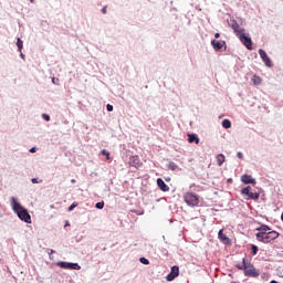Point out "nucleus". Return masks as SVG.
<instances>
[{"mask_svg": "<svg viewBox=\"0 0 283 283\" xmlns=\"http://www.w3.org/2000/svg\"><path fill=\"white\" fill-rule=\"evenodd\" d=\"M105 207V202L104 201H99L95 205L96 209H103Z\"/></svg>", "mask_w": 283, "mask_h": 283, "instance_id": "bb28decb", "label": "nucleus"}, {"mask_svg": "<svg viewBox=\"0 0 283 283\" xmlns=\"http://www.w3.org/2000/svg\"><path fill=\"white\" fill-rule=\"evenodd\" d=\"M214 39H220V33H216Z\"/></svg>", "mask_w": 283, "mask_h": 283, "instance_id": "e433bc0d", "label": "nucleus"}, {"mask_svg": "<svg viewBox=\"0 0 283 283\" xmlns=\"http://www.w3.org/2000/svg\"><path fill=\"white\" fill-rule=\"evenodd\" d=\"M17 48H18V52H22V50H23V40H21V38L17 39Z\"/></svg>", "mask_w": 283, "mask_h": 283, "instance_id": "412c9836", "label": "nucleus"}, {"mask_svg": "<svg viewBox=\"0 0 283 283\" xmlns=\"http://www.w3.org/2000/svg\"><path fill=\"white\" fill-rule=\"evenodd\" d=\"M259 55L266 67H273V62L271 61V57H269V54H266V51L259 49Z\"/></svg>", "mask_w": 283, "mask_h": 283, "instance_id": "6e6552de", "label": "nucleus"}, {"mask_svg": "<svg viewBox=\"0 0 283 283\" xmlns=\"http://www.w3.org/2000/svg\"><path fill=\"white\" fill-rule=\"evenodd\" d=\"M180 275V268L178 265H174L170 270V273L167 274L166 280L167 282H174L176 277Z\"/></svg>", "mask_w": 283, "mask_h": 283, "instance_id": "0eeeda50", "label": "nucleus"}, {"mask_svg": "<svg viewBox=\"0 0 283 283\" xmlns=\"http://www.w3.org/2000/svg\"><path fill=\"white\" fill-rule=\"evenodd\" d=\"M157 186L160 189V191H169V186L165 184V180H163V178L157 179Z\"/></svg>", "mask_w": 283, "mask_h": 283, "instance_id": "4468645a", "label": "nucleus"}, {"mask_svg": "<svg viewBox=\"0 0 283 283\" xmlns=\"http://www.w3.org/2000/svg\"><path fill=\"white\" fill-rule=\"evenodd\" d=\"M253 85H261L262 84V78H260V76L258 75H254L252 78H251Z\"/></svg>", "mask_w": 283, "mask_h": 283, "instance_id": "aec40b11", "label": "nucleus"}, {"mask_svg": "<svg viewBox=\"0 0 283 283\" xmlns=\"http://www.w3.org/2000/svg\"><path fill=\"white\" fill-rule=\"evenodd\" d=\"M268 235H270V240H277L280 238V232L275 231V230H270V232H268Z\"/></svg>", "mask_w": 283, "mask_h": 283, "instance_id": "6ab92c4d", "label": "nucleus"}, {"mask_svg": "<svg viewBox=\"0 0 283 283\" xmlns=\"http://www.w3.org/2000/svg\"><path fill=\"white\" fill-rule=\"evenodd\" d=\"M211 45L213 48V50H216L217 52H220V50H222V48H224V45H227V42L222 41V40H212L211 41Z\"/></svg>", "mask_w": 283, "mask_h": 283, "instance_id": "9d476101", "label": "nucleus"}, {"mask_svg": "<svg viewBox=\"0 0 283 283\" xmlns=\"http://www.w3.org/2000/svg\"><path fill=\"white\" fill-rule=\"evenodd\" d=\"M31 182H32L33 185H39V182H43V180H39V178H32V179H31Z\"/></svg>", "mask_w": 283, "mask_h": 283, "instance_id": "c756f323", "label": "nucleus"}, {"mask_svg": "<svg viewBox=\"0 0 283 283\" xmlns=\"http://www.w3.org/2000/svg\"><path fill=\"white\" fill-rule=\"evenodd\" d=\"M30 1V3H34V0H29Z\"/></svg>", "mask_w": 283, "mask_h": 283, "instance_id": "79ce46f5", "label": "nucleus"}, {"mask_svg": "<svg viewBox=\"0 0 283 283\" xmlns=\"http://www.w3.org/2000/svg\"><path fill=\"white\" fill-rule=\"evenodd\" d=\"M56 266H60V269H66L70 271H81V265L78 263L59 261L56 263Z\"/></svg>", "mask_w": 283, "mask_h": 283, "instance_id": "39448f33", "label": "nucleus"}, {"mask_svg": "<svg viewBox=\"0 0 283 283\" xmlns=\"http://www.w3.org/2000/svg\"><path fill=\"white\" fill-rule=\"evenodd\" d=\"M218 238L223 244H230L231 240L224 234L223 230H219Z\"/></svg>", "mask_w": 283, "mask_h": 283, "instance_id": "ddd939ff", "label": "nucleus"}, {"mask_svg": "<svg viewBox=\"0 0 283 283\" xmlns=\"http://www.w3.org/2000/svg\"><path fill=\"white\" fill-rule=\"evenodd\" d=\"M237 157H238V158H240V159L242 160V159L244 158V155H243L242 153H240V151H239V153L237 154Z\"/></svg>", "mask_w": 283, "mask_h": 283, "instance_id": "473e14b6", "label": "nucleus"}, {"mask_svg": "<svg viewBox=\"0 0 283 283\" xmlns=\"http://www.w3.org/2000/svg\"><path fill=\"white\" fill-rule=\"evenodd\" d=\"M163 239L165 240V235H163Z\"/></svg>", "mask_w": 283, "mask_h": 283, "instance_id": "a18cd8bd", "label": "nucleus"}, {"mask_svg": "<svg viewBox=\"0 0 283 283\" xmlns=\"http://www.w3.org/2000/svg\"><path fill=\"white\" fill-rule=\"evenodd\" d=\"M76 207H78V203L73 202V203L67 208V211H74V209H76Z\"/></svg>", "mask_w": 283, "mask_h": 283, "instance_id": "cd10ccee", "label": "nucleus"}, {"mask_svg": "<svg viewBox=\"0 0 283 283\" xmlns=\"http://www.w3.org/2000/svg\"><path fill=\"white\" fill-rule=\"evenodd\" d=\"M139 262H140V264H145V265L149 264V261L145 256L139 258Z\"/></svg>", "mask_w": 283, "mask_h": 283, "instance_id": "393cba45", "label": "nucleus"}, {"mask_svg": "<svg viewBox=\"0 0 283 283\" xmlns=\"http://www.w3.org/2000/svg\"><path fill=\"white\" fill-rule=\"evenodd\" d=\"M102 156H106L107 160H109V151L107 149L102 150Z\"/></svg>", "mask_w": 283, "mask_h": 283, "instance_id": "c85d7f7f", "label": "nucleus"}, {"mask_svg": "<svg viewBox=\"0 0 283 283\" xmlns=\"http://www.w3.org/2000/svg\"><path fill=\"white\" fill-rule=\"evenodd\" d=\"M139 163H140V160H138V157H136V156H130L129 157V166L130 167L138 168Z\"/></svg>", "mask_w": 283, "mask_h": 283, "instance_id": "dca6fc26", "label": "nucleus"}, {"mask_svg": "<svg viewBox=\"0 0 283 283\" xmlns=\"http://www.w3.org/2000/svg\"><path fill=\"white\" fill-rule=\"evenodd\" d=\"M237 36L247 50H253V40H251V36L247 35L244 32L239 33Z\"/></svg>", "mask_w": 283, "mask_h": 283, "instance_id": "20e7f679", "label": "nucleus"}, {"mask_svg": "<svg viewBox=\"0 0 283 283\" xmlns=\"http://www.w3.org/2000/svg\"><path fill=\"white\" fill-rule=\"evenodd\" d=\"M256 231H259L255 234V238L258 240L259 238L266 235V233H269L271 231V227H269L266 224H261L259 228H256Z\"/></svg>", "mask_w": 283, "mask_h": 283, "instance_id": "1a4fd4ad", "label": "nucleus"}, {"mask_svg": "<svg viewBox=\"0 0 283 283\" xmlns=\"http://www.w3.org/2000/svg\"><path fill=\"white\" fill-rule=\"evenodd\" d=\"M259 242H263V244H269L270 242H272L271 237L269 234V232L266 234H263V237L256 239Z\"/></svg>", "mask_w": 283, "mask_h": 283, "instance_id": "f3484780", "label": "nucleus"}, {"mask_svg": "<svg viewBox=\"0 0 283 283\" xmlns=\"http://www.w3.org/2000/svg\"><path fill=\"white\" fill-rule=\"evenodd\" d=\"M241 182H243V185H256L255 178L251 175L241 176Z\"/></svg>", "mask_w": 283, "mask_h": 283, "instance_id": "9b49d317", "label": "nucleus"}, {"mask_svg": "<svg viewBox=\"0 0 283 283\" xmlns=\"http://www.w3.org/2000/svg\"><path fill=\"white\" fill-rule=\"evenodd\" d=\"M102 14H107V7L102 8Z\"/></svg>", "mask_w": 283, "mask_h": 283, "instance_id": "72a5a7b5", "label": "nucleus"}, {"mask_svg": "<svg viewBox=\"0 0 283 283\" xmlns=\"http://www.w3.org/2000/svg\"><path fill=\"white\" fill-rule=\"evenodd\" d=\"M270 283H279L277 281H275V280H272Z\"/></svg>", "mask_w": 283, "mask_h": 283, "instance_id": "a19ab883", "label": "nucleus"}, {"mask_svg": "<svg viewBox=\"0 0 283 283\" xmlns=\"http://www.w3.org/2000/svg\"><path fill=\"white\" fill-rule=\"evenodd\" d=\"M184 200L188 207H198L200 203V199L198 198V195L193 192H186L184 195Z\"/></svg>", "mask_w": 283, "mask_h": 283, "instance_id": "f03ea898", "label": "nucleus"}, {"mask_svg": "<svg viewBox=\"0 0 283 283\" xmlns=\"http://www.w3.org/2000/svg\"><path fill=\"white\" fill-rule=\"evenodd\" d=\"M29 151L30 154H36V147H32Z\"/></svg>", "mask_w": 283, "mask_h": 283, "instance_id": "f704fd0d", "label": "nucleus"}, {"mask_svg": "<svg viewBox=\"0 0 283 283\" xmlns=\"http://www.w3.org/2000/svg\"><path fill=\"white\" fill-rule=\"evenodd\" d=\"M168 169H170V171H176L178 169V165L174 161H169Z\"/></svg>", "mask_w": 283, "mask_h": 283, "instance_id": "b1692460", "label": "nucleus"}, {"mask_svg": "<svg viewBox=\"0 0 283 283\" xmlns=\"http://www.w3.org/2000/svg\"><path fill=\"white\" fill-rule=\"evenodd\" d=\"M249 265V262H247V258L242 259V264H237V269H239V271H247Z\"/></svg>", "mask_w": 283, "mask_h": 283, "instance_id": "a211bd4d", "label": "nucleus"}, {"mask_svg": "<svg viewBox=\"0 0 283 283\" xmlns=\"http://www.w3.org/2000/svg\"><path fill=\"white\" fill-rule=\"evenodd\" d=\"M245 277H260V270L255 269L251 262H248V268L244 271Z\"/></svg>", "mask_w": 283, "mask_h": 283, "instance_id": "423d86ee", "label": "nucleus"}, {"mask_svg": "<svg viewBox=\"0 0 283 283\" xmlns=\"http://www.w3.org/2000/svg\"><path fill=\"white\" fill-rule=\"evenodd\" d=\"M222 127H223L224 129H231V120H229V119H223V120H222Z\"/></svg>", "mask_w": 283, "mask_h": 283, "instance_id": "5701e85b", "label": "nucleus"}, {"mask_svg": "<svg viewBox=\"0 0 283 283\" xmlns=\"http://www.w3.org/2000/svg\"><path fill=\"white\" fill-rule=\"evenodd\" d=\"M251 186H247L243 189H241V195L247 199V200H260V192H252L251 191Z\"/></svg>", "mask_w": 283, "mask_h": 283, "instance_id": "7ed1b4c3", "label": "nucleus"}, {"mask_svg": "<svg viewBox=\"0 0 283 283\" xmlns=\"http://www.w3.org/2000/svg\"><path fill=\"white\" fill-rule=\"evenodd\" d=\"M251 251H252V254H253V255H258V251H259L258 245H254V244H253V245L251 247Z\"/></svg>", "mask_w": 283, "mask_h": 283, "instance_id": "a878e982", "label": "nucleus"}, {"mask_svg": "<svg viewBox=\"0 0 283 283\" xmlns=\"http://www.w3.org/2000/svg\"><path fill=\"white\" fill-rule=\"evenodd\" d=\"M107 112H114V106L112 104L106 105Z\"/></svg>", "mask_w": 283, "mask_h": 283, "instance_id": "2f4dec72", "label": "nucleus"}, {"mask_svg": "<svg viewBox=\"0 0 283 283\" xmlns=\"http://www.w3.org/2000/svg\"><path fill=\"white\" fill-rule=\"evenodd\" d=\"M217 163H218L219 167H222V165L224 164V156L222 154H219L217 156Z\"/></svg>", "mask_w": 283, "mask_h": 283, "instance_id": "4be33fe9", "label": "nucleus"}, {"mask_svg": "<svg viewBox=\"0 0 283 283\" xmlns=\"http://www.w3.org/2000/svg\"><path fill=\"white\" fill-rule=\"evenodd\" d=\"M230 28H232L235 36L241 34V32H244V29H240V24L235 20H233L231 23H229Z\"/></svg>", "mask_w": 283, "mask_h": 283, "instance_id": "f8f14e48", "label": "nucleus"}, {"mask_svg": "<svg viewBox=\"0 0 283 283\" xmlns=\"http://www.w3.org/2000/svg\"><path fill=\"white\" fill-rule=\"evenodd\" d=\"M42 118H43V120H46V123H49V120H50V115L43 113V114H42Z\"/></svg>", "mask_w": 283, "mask_h": 283, "instance_id": "7c9ffc66", "label": "nucleus"}, {"mask_svg": "<svg viewBox=\"0 0 283 283\" xmlns=\"http://www.w3.org/2000/svg\"><path fill=\"white\" fill-rule=\"evenodd\" d=\"M52 83L54 84V85H56V78H52Z\"/></svg>", "mask_w": 283, "mask_h": 283, "instance_id": "4c0bfd02", "label": "nucleus"}, {"mask_svg": "<svg viewBox=\"0 0 283 283\" xmlns=\"http://www.w3.org/2000/svg\"><path fill=\"white\" fill-rule=\"evenodd\" d=\"M228 182H231V179H228Z\"/></svg>", "mask_w": 283, "mask_h": 283, "instance_id": "37998d69", "label": "nucleus"}, {"mask_svg": "<svg viewBox=\"0 0 283 283\" xmlns=\"http://www.w3.org/2000/svg\"><path fill=\"white\" fill-rule=\"evenodd\" d=\"M188 143H196V145H198L200 143V138L196 134H188Z\"/></svg>", "mask_w": 283, "mask_h": 283, "instance_id": "2eb2a0df", "label": "nucleus"}, {"mask_svg": "<svg viewBox=\"0 0 283 283\" xmlns=\"http://www.w3.org/2000/svg\"><path fill=\"white\" fill-rule=\"evenodd\" d=\"M20 57H21L23 61H25V54H23L22 51L20 52Z\"/></svg>", "mask_w": 283, "mask_h": 283, "instance_id": "c9c22d12", "label": "nucleus"}, {"mask_svg": "<svg viewBox=\"0 0 283 283\" xmlns=\"http://www.w3.org/2000/svg\"><path fill=\"white\" fill-rule=\"evenodd\" d=\"M65 227H70V221H66Z\"/></svg>", "mask_w": 283, "mask_h": 283, "instance_id": "ea45409f", "label": "nucleus"}, {"mask_svg": "<svg viewBox=\"0 0 283 283\" xmlns=\"http://www.w3.org/2000/svg\"><path fill=\"white\" fill-rule=\"evenodd\" d=\"M10 206L13 213L18 216L19 220H21L22 222H25L27 224H32V216H30L28 208L23 207L21 202H19V198L11 197Z\"/></svg>", "mask_w": 283, "mask_h": 283, "instance_id": "f257e3e1", "label": "nucleus"}, {"mask_svg": "<svg viewBox=\"0 0 283 283\" xmlns=\"http://www.w3.org/2000/svg\"><path fill=\"white\" fill-rule=\"evenodd\" d=\"M51 253H54V250H51Z\"/></svg>", "mask_w": 283, "mask_h": 283, "instance_id": "c03bdc74", "label": "nucleus"}, {"mask_svg": "<svg viewBox=\"0 0 283 283\" xmlns=\"http://www.w3.org/2000/svg\"><path fill=\"white\" fill-rule=\"evenodd\" d=\"M71 182H72V185H74V182H76V179H72Z\"/></svg>", "mask_w": 283, "mask_h": 283, "instance_id": "58836bf2", "label": "nucleus"}]
</instances>
